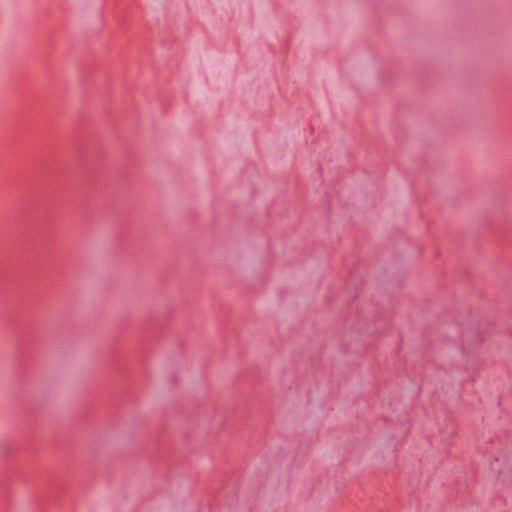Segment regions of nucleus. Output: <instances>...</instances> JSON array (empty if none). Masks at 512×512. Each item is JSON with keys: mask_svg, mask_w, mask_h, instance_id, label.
I'll return each instance as SVG.
<instances>
[{"mask_svg": "<svg viewBox=\"0 0 512 512\" xmlns=\"http://www.w3.org/2000/svg\"><path fill=\"white\" fill-rule=\"evenodd\" d=\"M511 465V458L505 448L495 450L490 456V467L498 473L506 471Z\"/></svg>", "mask_w": 512, "mask_h": 512, "instance_id": "obj_1", "label": "nucleus"}]
</instances>
